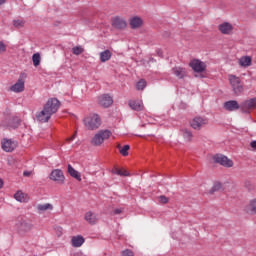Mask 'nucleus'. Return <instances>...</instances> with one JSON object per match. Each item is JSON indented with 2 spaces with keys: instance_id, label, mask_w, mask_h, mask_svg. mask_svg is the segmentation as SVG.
Wrapping results in <instances>:
<instances>
[{
  "instance_id": "1",
  "label": "nucleus",
  "mask_w": 256,
  "mask_h": 256,
  "mask_svg": "<svg viewBox=\"0 0 256 256\" xmlns=\"http://www.w3.org/2000/svg\"><path fill=\"white\" fill-rule=\"evenodd\" d=\"M61 107V103L57 98H51L44 105L43 109L40 112L36 113V119L39 123H47L51 119L52 115H55Z\"/></svg>"
},
{
  "instance_id": "2",
  "label": "nucleus",
  "mask_w": 256,
  "mask_h": 256,
  "mask_svg": "<svg viewBox=\"0 0 256 256\" xmlns=\"http://www.w3.org/2000/svg\"><path fill=\"white\" fill-rule=\"evenodd\" d=\"M228 80L233 93L237 96L241 95L243 91H245V86L243 85L240 77L230 74L228 75Z\"/></svg>"
},
{
  "instance_id": "3",
  "label": "nucleus",
  "mask_w": 256,
  "mask_h": 256,
  "mask_svg": "<svg viewBox=\"0 0 256 256\" xmlns=\"http://www.w3.org/2000/svg\"><path fill=\"white\" fill-rule=\"evenodd\" d=\"M84 125L86 129L95 131L101 127V117L98 114H90L84 118Z\"/></svg>"
},
{
  "instance_id": "4",
  "label": "nucleus",
  "mask_w": 256,
  "mask_h": 256,
  "mask_svg": "<svg viewBox=\"0 0 256 256\" xmlns=\"http://www.w3.org/2000/svg\"><path fill=\"white\" fill-rule=\"evenodd\" d=\"M112 133L109 130H100L98 131L91 140V144L94 147H101L109 137H111Z\"/></svg>"
},
{
  "instance_id": "5",
  "label": "nucleus",
  "mask_w": 256,
  "mask_h": 256,
  "mask_svg": "<svg viewBox=\"0 0 256 256\" xmlns=\"http://www.w3.org/2000/svg\"><path fill=\"white\" fill-rule=\"evenodd\" d=\"M16 227L18 233L20 234L29 233L30 231H33V224L25 218H20L18 220V223L16 224Z\"/></svg>"
},
{
  "instance_id": "6",
  "label": "nucleus",
  "mask_w": 256,
  "mask_h": 256,
  "mask_svg": "<svg viewBox=\"0 0 256 256\" xmlns=\"http://www.w3.org/2000/svg\"><path fill=\"white\" fill-rule=\"evenodd\" d=\"M206 125H209V119L205 117H195L190 121V127L195 131H201Z\"/></svg>"
},
{
  "instance_id": "7",
  "label": "nucleus",
  "mask_w": 256,
  "mask_h": 256,
  "mask_svg": "<svg viewBox=\"0 0 256 256\" xmlns=\"http://www.w3.org/2000/svg\"><path fill=\"white\" fill-rule=\"evenodd\" d=\"M189 67L194 73H203L207 69V64L199 59H193L190 61Z\"/></svg>"
},
{
  "instance_id": "8",
  "label": "nucleus",
  "mask_w": 256,
  "mask_h": 256,
  "mask_svg": "<svg viewBox=\"0 0 256 256\" xmlns=\"http://www.w3.org/2000/svg\"><path fill=\"white\" fill-rule=\"evenodd\" d=\"M215 163H219L223 167H233V160L228 159L227 156H223L221 154H217L214 156Z\"/></svg>"
},
{
  "instance_id": "9",
  "label": "nucleus",
  "mask_w": 256,
  "mask_h": 256,
  "mask_svg": "<svg viewBox=\"0 0 256 256\" xmlns=\"http://www.w3.org/2000/svg\"><path fill=\"white\" fill-rule=\"evenodd\" d=\"M111 25H112V27H114V29L121 30V29H125L127 27V21L124 20L123 17L115 16L111 20Z\"/></svg>"
},
{
  "instance_id": "10",
  "label": "nucleus",
  "mask_w": 256,
  "mask_h": 256,
  "mask_svg": "<svg viewBox=\"0 0 256 256\" xmlns=\"http://www.w3.org/2000/svg\"><path fill=\"white\" fill-rule=\"evenodd\" d=\"M251 109H256V98H251L241 103L242 113H249Z\"/></svg>"
},
{
  "instance_id": "11",
  "label": "nucleus",
  "mask_w": 256,
  "mask_h": 256,
  "mask_svg": "<svg viewBox=\"0 0 256 256\" xmlns=\"http://www.w3.org/2000/svg\"><path fill=\"white\" fill-rule=\"evenodd\" d=\"M50 179L51 181H56L57 183H65V174H63L61 169H54L50 173Z\"/></svg>"
},
{
  "instance_id": "12",
  "label": "nucleus",
  "mask_w": 256,
  "mask_h": 256,
  "mask_svg": "<svg viewBox=\"0 0 256 256\" xmlns=\"http://www.w3.org/2000/svg\"><path fill=\"white\" fill-rule=\"evenodd\" d=\"M233 24L229 22H222L218 25V31L222 33V35H233Z\"/></svg>"
},
{
  "instance_id": "13",
  "label": "nucleus",
  "mask_w": 256,
  "mask_h": 256,
  "mask_svg": "<svg viewBox=\"0 0 256 256\" xmlns=\"http://www.w3.org/2000/svg\"><path fill=\"white\" fill-rule=\"evenodd\" d=\"M17 147V142L11 139H3L2 140V149L6 153H11Z\"/></svg>"
},
{
  "instance_id": "14",
  "label": "nucleus",
  "mask_w": 256,
  "mask_h": 256,
  "mask_svg": "<svg viewBox=\"0 0 256 256\" xmlns=\"http://www.w3.org/2000/svg\"><path fill=\"white\" fill-rule=\"evenodd\" d=\"M225 111H238V109H241V104H239V102H237L236 100H229L227 102L224 103L223 105Z\"/></svg>"
},
{
  "instance_id": "15",
  "label": "nucleus",
  "mask_w": 256,
  "mask_h": 256,
  "mask_svg": "<svg viewBox=\"0 0 256 256\" xmlns=\"http://www.w3.org/2000/svg\"><path fill=\"white\" fill-rule=\"evenodd\" d=\"M10 91H12V93H23V91H25V80L19 79L10 87Z\"/></svg>"
},
{
  "instance_id": "16",
  "label": "nucleus",
  "mask_w": 256,
  "mask_h": 256,
  "mask_svg": "<svg viewBox=\"0 0 256 256\" xmlns=\"http://www.w3.org/2000/svg\"><path fill=\"white\" fill-rule=\"evenodd\" d=\"M98 103L101 107H111V105H113V98L104 94L98 98Z\"/></svg>"
},
{
  "instance_id": "17",
  "label": "nucleus",
  "mask_w": 256,
  "mask_h": 256,
  "mask_svg": "<svg viewBox=\"0 0 256 256\" xmlns=\"http://www.w3.org/2000/svg\"><path fill=\"white\" fill-rule=\"evenodd\" d=\"M129 25L131 29H140V27H143V19L139 16H134L130 18Z\"/></svg>"
},
{
  "instance_id": "18",
  "label": "nucleus",
  "mask_w": 256,
  "mask_h": 256,
  "mask_svg": "<svg viewBox=\"0 0 256 256\" xmlns=\"http://www.w3.org/2000/svg\"><path fill=\"white\" fill-rule=\"evenodd\" d=\"M172 73L178 78V79H185L187 77V68H183L180 66H176L172 69Z\"/></svg>"
},
{
  "instance_id": "19",
  "label": "nucleus",
  "mask_w": 256,
  "mask_h": 256,
  "mask_svg": "<svg viewBox=\"0 0 256 256\" xmlns=\"http://www.w3.org/2000/svg\"><path fill=\"white\" fill-rule=\"evenodd\" d=\"M128 105L133 111H143L145 109L142 100H130Z\"/></svg>"
},
{
  "instance_id": "20",
  "label": "nucleus",
  "mask_w": 256,
  "mask_h": 256,
  "mask_svg": "<svg viewBox=\"0 0 256 256\" xmlns=\"http://www.w3.org/2000/svg\"><path fill=\"white\" fill-rule=\"evenodd\" d=\"M252 63L253 58H251V56H242L238 60V65H240V67H251Z\"/></svg>"
},
{
  "instance_id": "21",
  "label": "nucleus",
  "mask_w": 256,
  "mask_h": 256,
  "mask_svg": "<svg viewBox=\"0 0 256 256\" xmlns=\"http://www.w3.org/2000/svg\"><path fill=\"white\" fill-rule=\"evenodd\" d=\"M245 211L250 215H256V198L249 201L248 205L245 207Z\"/></svg>"
},
{
  "instance_id": "22",
  "label": "nucleus",
  "mask_w": 256,
  "mask_h": 256,
  "mask_svg": "<svg viewBox=\"0 0 256 256\" xmlns=\"http://www.w3.org/2000/svg\"><path fill=\"white\" fill-rule=\"evenodd\" d=\"M85 243V238L81 235L73 236L71 238L72 247H81Z\"/></svg>"
},
{
  "instance_id": "23",
  "label": "nucleus",
  "mask_w": 256,
  "mask_h": 256,
  "mask_svg": "<svg viewBox=\"0 0 256 256\" xmlns=\"http://www.w3.org/2000/svg\"><path fill=\"white\" fill-rule=\"evenodd\" d=\"M14 199H16V201H19L20 203H27V201H29V197L27 196V194L23 193L22 191H17L14 194Z\"/></svg>"
},
{
  "instance_id": "24",
  "label": "nucleus",
  "mask_w": 256,
  "mask_h": 256,
  "mask_svg": "<svg viewBox=\"0 0 256 256\" xmlns=\"http://www.w3.org/2000/svg\"><path fill=\"white\" fill-rule=\"evenodd\" d=\"M85 221L90 225H95L97 223V216L93 212H87L84 217Z\"/></svg>"
},
{
  "instance_id": "25",
  "label": "nucleus",
  "mask_w": 256,
  "mask_h": 256,
  "mask_svg": "<svg viewBox=\"0 0 256 256\" xmlns=\"http://www.w3.org/2000/svg\"><path fill=\"white\" fill-rule=\"evenodd\" d=\"M68 173L73 177L74 179H77V181H81V174L71 164L68 165Z\"/></svg>"
},
{
  "instance_id": "26",
  "label": "nucleus",
  "mask_w": 256,
  "mask_h": 256,
  "mask_svg": "<svg viewBox=\"0 0 256 256\" xmlns=\"http://www.w3.org/2000/svg\"><path fill=\"white\" fill-rule=\"evenodd\" d=\"M37 209L40 213H45V211H53V205L49 203L39 204Z\"/></svg>"
},
{
  "instance_id": "27",
  "label": "nucleus",
  "mask_w": 256,
  "mask_h": 256,
  "mask_svg": "<svg viewBox=\"0 0 256 256\" xmlns=\"http://www.w3.org/2000/svg\"><path fill=\"white\" fill-rule=\"evenodd\" d=\"M111 59V51L105 50L100 53V61L102 63H106V61H109Z\"/></svg>"
},
{
  "instance_id": "28",
  "label": "nucleus",
  "mask_w": 256,
  "mask_h": 256,
  "mask_svg": "<svg viewBox=\"0 0 256 256\" xmlns=\"http://www.w3.org/2000/svg\"><path fill=\"white\" fill-rule=\"evenodd\" d=\"M181 133L186 141H192L193 133L189 129L183 128L181 129Z\"/></svg>"
},
{
  "instance_id": "29",
  "label": "nucleus",
  "mask_w": 256,
  "mask_h": 256,
  "mask_svg": "<svg viewBox=\"0 0 256 256\" xmlns=\"http://www.w3.org/2000/svg\"><path fill=\"white\" fill-rule=\"evenodd\" d=\"M223 189V184L221 182H214L213 186L209 190L210 195H213V193H217V191H221Z\"/></svg>"
},
{
  "instance_id": "30",
  "label": "nucleus",
  "mask_w": 256,
  "mask_h": 256,
  "mask_svg": "<svg viewBox=\"0 0 256 256\" xmlns=\"http://www.w3.org/2000/svg\"><path fill=\"white\" fill-rule=\"evenodd\" d=\"M112 173H114V175H120L121 177H129V172L125 169L115 168Z\"/></svg>"
},
{
  "instance_id": "31",
  "label": "nucleus",
  "mask_w": 256,
  "mask_h": 256,
  "mask_svg": "<svg viewBox=\"0 0 256 256\" xmlns=\"http://www.w3.org/2000/svg\"><path fill=\"white\" fill-rule=\"evenodd\" d=\"M32 61H33L34 67H39V65H41V54L39 53L33 54Z\"/></svg>"
},
{
  "instance_id": "32",
  "label": "nucleus",
  "mask_w": 256,
  "mask_h": 256,
  "mask_svg": "<svg viewBox=\"0 0 256 256\" xmlns=\"http://www.w3.org/2000/svg\"><path fill=\"white\" fill-rule=\"evenodd\" d=\"M118 149H119V152L121 153V155H123V157H127V155H129V149H131V147L129 145H125L122 148L121 144H118Z\"/></svg>"
},
{
  "instance_id": "33",
  "label": "nucleus",
  "mask_w": 256,
  "mask_h": 256,
  "mask_svg": "<svg viewBox=\"0 0 256 256\" xmlns=\"http://www.w3.org/2000/svg\"><path fill=\"white\" fill-rule=\"evenodd\" d=\"M13 26L16 29H22V27H25V20H23V19H15V20H13Z\"/></svg>"
},
{
  "instance_id": "34",
  "label": "nucleus",
  "mask_w": 256,
  "mask_h": 256,
  "mask_svg": "<svg viewBox=\"0 0 256 256\" xmlns=\"http://www.w3.org/2000/svg\"><path fill=\"white\" fill-rule=\"evenodd\" d=\"M243 185L247 191H254L255 190V184L251 182V180H244Z\"/></svg>"
},
{
  "instance_id": "35",
  "label": "nucleus",
  "mask_w": 256,
  "mask_h": 256,
  "mask_svg": "<svg viewBox=\"0 0 256 256\" xmlns=\"http://www.w3.org/2000/svg\"><path fill=\"white\" fill-rule=\"evenodd\" d=\"M147 87V82L143 79H141L137 84H136V89L138 91H143Z\"/></svg>"
},
{
  "instance_id": "36",
  "label": "nucleus",
  "mask_w": 256,
  "mask_h": 256,
  "mask_svg": "<svg viewBox=\"0 0 256 256\" xmlns=\"http://www.w3.org/2000/svg\"><path fill=\"white\" fill-rule=\"evenodd\" d=\"M83 51L85 50L81 46H75L74 48H72L73 55H81Z\"/></svg>"
},
{
  "instance_id": "37",
  "label": "nucleus",
  "mask_w": 256,
  "mask_h": 256,
  "mask_svg": "<svg viewBox=\"0 0 256 256\" xmlns=\"http://www.w3.org/2000/svg\"><path fill=\"white\" fill-rule=\"evenodd\" d=\"M121 256H135V252L131 249H125L121 251Z\"/></svg>"
},
{
  "instance_id": "38",
  "label": "nucleus",
  "mask_w": 256,
  "mask_h": 256,
  "mask_svg": "<svg viewBox=\"0 0 256 256\" xmlns=\"http://www.w3.org/2000/svg\"><path fill=\"white\" fill-rule=\"evenodd\" d=\"M158 201L159 203H161L162 205H167V203H169V198H167L164 195H161L158 197Z\"/></svg>"
},
{
  "instance_id": "39",
  "label": "nucleus",
  "mask_w": 256,
  "mask_h": 256,
  "mask_svg": "<svg viewBox=\"0 0 256 256\" xmlns=\"http://www.w3.org/2000/svg\"><path fill=\"white\" fill-rule=\"evenodd\" d=\"M7 51V45L5 42L0 41V55H3Z\"/></svg>"
},
{
  "instance_id": "40",
  "label": "nucleus",
  "mask_w": 256,
  "mask_h": 256,
  "mask_svg": "<svg viewBox=\"0 0 256 256\" xmlns=\"http://www.w3.org/2000/svg\"><path fill=\"white\" fill-rule=\"evenodd\" d=\"M77 139V131L74 132V134L68 138H66V143H73Z\"/></svg>"
},
{
  "instance_id": "41",
  "label": "nucleus",
  "mask_w": 256,
  "mask_h": 256,
  "mask_svg": "<svg viewBox=\"0 0 256 256\" xmlns=\"http://www.w3.org/2000/svg\"><path fill=\"white\" fill-rule=\"evenodd\" d=\"M13 124H10V127H12L13 129H15L16 127H17V125L19 124V123H21V120L19 119V118H13Z\"/></svg>"
},
{
  "instance_id": "42",
  "label": "nucleus",
  "mask_w": 256,
  "mask_h": 256,
  "mask_svg": "<svg viewBox=\"0 0 256 256\" xmlns=\"http://www.w3.org/2000/svg\"><path fill=\"white\" fill-rule=\"evenodd\" d=\"M121 213H123V210L117 208L114 210V215H121Z\"/></svg>"
},
{
  "instance_id": "43",
  "label": "nucleus",
  "mask_w": 256,
  "mask_h": 256,
  "mask_svg": "<svg viewBox=\"0 0 256 256\" xmlns=\"http://www.w3.org/2000/svg\"><path fill=\"white\" fill-rule=\"evenodd\" d=\"M250 147H252V149H256V140L250 143Z\"/></svg>"
},
{
  "instance_id": "44",
  "label": "nucleus",
  "mask_w": 256,
  "mask_h": 256,
  "mask_svg": "<svg viewBox=\"0 0 256 256\" xmlns=\"http://www.w3.org/2000/svg\"><path fill=\"white\" fill-rule=\"evenodd\" d=\"M23 175H24V177H30L31 172H29V171H24V172H23Z\"/></svg>"
},
{
  "instance_id": "45",
  "label": "nucleus",
  "mask_w": 256,
  "mask_h": 256,
  "mask_svg": "<svg viewBox=\"0 0 256 256\" xmlns=\"http://www.w3.org/2000/svg\"><path fill=\"white\" fill-rule=\"evenodd\" d=\"M3 187V180L0 179V189Z\"/></svg>"
},
{
  "instance_id": "46",
  "label": "nucleus",
  "mask_w": 256,
  "mask_h": 256,
  "mask_svg": "<svg viewBox=\"0 0 256 256\" xmlns=\"http://www.w3.org/2000/svg\"><path fill=\"white\" fill-rule=\"evenodd\" d=\"M5 3V0H0V5H3Z\"/></svg>"
}]
</instances>
